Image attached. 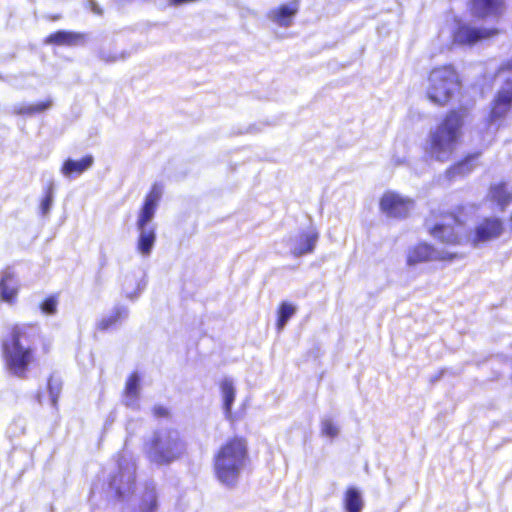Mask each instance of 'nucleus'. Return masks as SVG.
Listing matches in <instances>:
<instances>
[{
  "label": "nucleus",
  "mask_w": 512,
  "mask_h": 512,
  "mask_svg": "<svg viewBox=\"0 0 512 512\" xmlns=\"http://www.w3.org/2000/svg\"><path fill=\"white\" fill-rule=\"evenodd\" d=\"M221 393L223 396V408L227 415L231 414L232 404L235 400V388L230 379L222 380L220 384Z\"/></svg>",
  "instance_id": "24"
},
{
  "label": "nucleus",
  "mask_w": 512,
  "mask_h": 512,
  "mask_svg": "<svg viewBox=\"0 0 512 512\" xmlns=\"http://www.w3.org/2000/svg\"><path fill=\"white\" fill-rule=\"evenodd\" d=\"M512 111V77L505 79L495 94L488 115L490 123L503 120Z\"/></svg>",
  "instance_id": "11"
},
{
  "label": "nucleus",
  "mask_w": 512,
  "mask_h": 512,
  "mask_svg": "<svg viewBox=\"0 0 512 512\" xmlns=\"http://www.w3.org/2000/svg\"><path fill=\"white\" fill-rule=\"evenodd\" d=\"M480 155V151L469 153L458 161L454 162L447 168L445 172L446 177L452 180L457 177L468 175L474 170L476 166V160Z\"/></svg>",
  "instance_id": "15"
},
{
  "label": "nucleus",
  "mask_w": 512,
  "mask_h": 512,
  "mask_svg": "<svg viewBox=\"0 0 512 512\" xmlns=\"http://www.w3.org/2000/svg\"><path fill=\"white\" fill-rule=\"evenodd\" d=\"M468 117L467 106L449 109L429 132L426 147L428 154L438 161H447L461 142Z\"/></svg>",
  "instance_id": "3"
},
{
  "label": "nucleus",
  "mask_w": 512,
  "mask_h": 512,
  "mask_svg": "<svg viewBox=\"0 0 512 512\" xmlns=\"http://www.w3.org/2000/svg\"><path fill=\"white\" fill-rule=\"evenodd\" d=\"M52 106V100L46 99L35 104H23L14 108L13 113L20 116H33L48 110Z\"/></svg>",
  "instance_id": "21"
},
{
  "label": "nucleus",
  "mask_w": 512,
  "mask_h": 512,
  "mask_svg": "<svg viewBox=\"0 0 512 512\" xmlns=\"http://www.w3.org/2000/svg\"><path fill=\"white\" fill-rule=\"evenodd\" d=\"M47 18L50 21H57L61 18V15L60 14H52V15H48Z\"/></svg>",
  "instance_id": "33"
},
{
  "label": "nucleus",
  "mask_w": 512,
  "mask_h": 512,
  "mask_svg": "<svg viewBox=\"0 0 512 512\" xmlns=\"http://www.w3.org/2000/svg\"><path fill=\"white\" fill-rule=\"evenodd\" d=\"M139 384L140 380L136 373H132L128 376L123 391L126 404H133L137 400L139 395Z\"/></svg>",
  "instance_id": "23"
},
{
  "label": "nucleus",
  "mask_w": 512,
  "mask_h": 512,
  "mask_svg": "<svg viewBox=\"0 0 512 512\" xmlns=\"http://www.w3.org/2000/svg\"><path fill=\"white\" fill-rule=\"evenodd\" d=\"M319 238V233L315 229H311L307 232H302L299 235L297 245L292 250V254L295 257H299L305 254H310L314 251L316 242Z\"/></svg>",
  "instance_id": "17"
},
{
  "label": "nucleus",
  "mask_w": 512,
  "mask_h": 512,
  "mask_svg": "<svg viewBox=\"0 0 512 512\" xmlns=\"http://www.w3.org/2000/svg\"><path fill=\"white\" fill-rule=\"evenodd\" d=\"M147 456L159 464H168L178 459L186 448L185 441L178 430L169 429L165 434V441L160 435H154L146 444Z\"/></svg>",
  "instance_id": "7"
},
{
  "label": "nucleus",
  "mask_w": 512,
  "mask_h": 512,
  "mask_svg": "<svg viewBox=\"0 0 512 512\" xmlns=\"http://www.w3.org/2000/svg\"><path fill=\"white\" fill-rule=\"evenodd\" d=\"M43 350H44L46 353H48V352L50 351V347H49V345H48V344H47V345H44V346H43Z\"/></svg>",
  "instance_id": "35"
},
{
  "label": "nucleus",
  "mask_w": 512,
  "mask_h": 512,
  "mask_svg": "<svg viewBox=\"0 0 512 512\" xmlns=\"http://www.w3.org/2000/svg\"><path fill=\"white\" fill-rule=\"evenodd\" d=\"M508 220H509V228L512 231V212L509 214Z\"/></svg>",
  "instance_id": "34"
},
{
  "label": "nucleus",
  "mask_w": 512,
  "mask_h": 512,
  "mask_svg": "<svg viewBox=\"0 0 512 512\" xmlns=\"http://www.w3.org/2000/svg\"><path fill=\"white\" fill-rule=\"evenodd\" d=\"M471 3L480 18L500 16L505 9V0H471Z\"/></svg>",
  "instance_id": "16"
},
{
  "label": "nucleus",
  "mask_w": 512,
  "mask_h": 512,
  "mask_svg": "<svg viewBox=\"0 0 512 512\" xmlns=\"http://www.w3.org/2000/svg\"><path fill=\"white\" fill-rule=\"evenodd\" d=\"M40 337L39 327L31 322H18L7 328L0 349L4 368L20 379L28 377L36 363L35 341Z\"/></svg>",
  "instance_id": "2"
},
{
  "label": "nucleus",
  "mask_w": 512,
  "mask_h": 512,
  "mask_svg": "<svg viewBox=\"0 0 512 512\" xmlns=\"http://www.w3.org/2000/svg\"><path fill=\"white\" fill-rule=\"evenodd\" d=\"M343 505L346 512H361L363 500L356 487H348L343 495Z\"/></svg>",
  "instance_id": "20"
},
{
  "label": "nucleus",
  "mask_w": 512,
  "mask_h": 512,
  "mask_svg": "<svg viewBox=\"0 0 512 512\" xmlns=\"http://www.w3.org/2000/svg\"><path fill=\"white\" fill-rule=\"evenodd\" d=\"M86 35L81 32L58 30L44 38V43L55 46H77L84 43Z\"/></svg>",
  "instance_id": "14"
},
{
  "label": "nucleus",
  "mask_w": 512,
  "mask_h": 512,
  "mask_svg": "<svg viewBox=\"0 0 512 512\" xmlns=\"http://www.w3.org/2000/svg\"><path fill=\"white\" fill-rule=\"evenodd\" d=\"M414 206V200L395 191H385L379 200V209L387 217L405 219Z\"/></svg>",
  "instance_id": "10"
},
{
  "label": "nucleus",
  "mask_w": 512,
  "mask_h": 512,
  "mask_svg": "<svg viewBox=\"0 0 512 512\" xmlns=\"http://www.w3.org/2000/svg\"><path fill=\"white\" fill-rule=\"evenodd\" d=\"M497 71L499 73L512 72V56L499 65Z\"/></svg>",
  "instance_id": "31"
},
{
  "label": "nucleus",
  "mask_w": 512,
  "mask_h": 512,
  "mask_svg": "<svg viewBox=\"0 0 512 512\" xmlns=\"http://www.w3.org/2000/svg\"><path fill=\"white\" fill-rule=\"evenodd\" d=\"M467 217L466 206L459 204L448 210H430L423 225L433 239L447 247L478 248L499 239L505 232L501 217L484 216L471 229L467 228Z\"/></svg>",
  "instance_id": "1"
},
{
  "label": "nucleus",
  "mask_w": 512,
  "mask_h": 512,
  "mask_svg": "<svg viewBox=\"0 0 512 512\" xmlns=\"http://www.w3.org/2000/svg\"><path fill=\"white\" fill-rule=\"evenodd\" d=\"M461 257L462 255L458 252L439 251L432 243L419 241L407 249L406 265L415 267L429 262L451 263Z\"/></svg>",
  "instance_id": "8"
},
{
  "label": "nucleus",
  "mask_w": 512,
  "mask_h": 512,
  "mask_svg": "<svg viewBox=\"0 0 512 512\" xmlns=\"http://www.w3.org/2000/svg\"><path fill=\"white\" fill-rule=\"evenodd\" d=\"M92 164L93 157L91 155H86L80 160L67 159L61 167V172L68 177L80 175L90 168Z\"/></svg>",
  "instance_id": "19"
},
{
  "label": "nucleus",
  "mask_w": 512,
  "mask_h": 512,
  "mask_svg": "<svg viewBox=\"0 0 512 512\" xmlns=\"http://www.w3.org/2000/svg\"><path fill=\"white\" fill-rule=\"evenodd\" d=\"M489 196L501 210L512 204V193L508 191L505 182L494 183L489 187Z\"/></svg>",
  "instance_id": "18"
},
{
  "label": "nucleus",
  "mask_w": 512,
  "mask_h": 512,
  "mask_svg": "<svg viewBox=\"0 0 512 512\" xmlns=\"http://www.w3.org/2000/svg\"><path fill=\"white\" fill-rule=\"evenodd\" d=\"M296 307L287 301H282L276 311V328L278 331H281L288 320L295 314Z\"/></svg>",
  "instance_id": "22"
},
{
  "label": "nucleus",
  "mask_w": 512,
  "mask_h": 512,
  "mask_svg": "<svg viewBox=\"0 0 512 512\" xmlns=\"http://www.w3.org/2000/svg\"><path fill=\"white\" fill-rule=\"evenodd\" d=\"M162 194L163 185L158 182L153 183L146 193L143 203L138 211L136 227L139 230V235L137 238L136 249L143 256L150 255L156 242L155 227H147V225L156 214Z\"/></svg>",
  "instance_id": "6"
},
{
  "label": "nucleus",
  "mask_w": 512,
  "mask_h": 512,
  "mask_svg": "<svg viewBox=\"0 0 512 512\" xmlns=\"http://www.w3.org/2000/svg\"><path fill=\"white\" fill-rule=\"evenodd\" d=\"M20 285L14 272L5 270L0 278V300L13 305L17 301Z\"/></svg>",
  "instance_id": "13"
},
{
  "label": "nucleus",
  "mask_w": 512,
  "mask_h": 512,
  "mask_svg": "<svg viewBox=\"0 0 512 512\" xmlns=\"http://www.w3.org/2000/svg\"><path fill=\"white\" fill-rule=\"evenodd\" d=\"M126 315L127 311L125 309L117 308L109 316L101 319L98 322L97 327L101 331L108 330L121 323L125 319Z\"/></svg>",
  "instance_id": "25"
},
{
  "label": "nucleus",
  "mask_w": 512,
  "mask_h": 512,
  "mask_svg": "<svg viewBox=\"0 0 512 512\" xmlns=\"http://www.w3.org/2000/svg\"><path fill=\"white\" fill-rule=\"evenodd\" d=\"M462 86L460 74L453 64L431 68L427 73L425 95L436 106H447Z\"/></svg>",
  "instance_id": "5"
},
{
  "label": "nucleus",
  "mask_w": 512,
  "mask_h": 512,
  "mask_svg": "<svg viewBox=\"0 0 512 512\" xmlns=\"http://www.w3.org/2000/svg\"><path fill=\"white\" fill-rule=\"evenodd\" d=\"M199 0H168V5L172 7H178L186 4L198 2Z\"/></svg>",
  "instance_id": "32"
},
{
  "label": "nucleus",
  "mask_w": 512,
  "mask_h": 512,
  "mask_svg": "<svg viewBox=\"0 0 512 512\" xmlns=\"http://www.w3.org/2000/svg\"><path fill=\"white\" fill-rule=\"evenodd\" d=\"M58 294H52L44 298L40 303V310L46 315H53L57 312Z\"/></svg>",
  "instance_id": "26"
},
{
  "label": "nucleus",
  "mask_w": 512,
  "mask_h": 512,
  "mask_svg": "<svg viewBox=\"0 0 512 512\" xmlns=\"http://www.w3.org/2000/svg\"><path fill=\"white\" fill-rule=\"evenodd\" d=\"M299 11V0H292L288 4H281L270 10L268 18L280 27H289Z\"/></svg>",
  "instance_id": "12"
},
{
  "label": "nucleus",
  "mask_w": 512,
  "mask_h": 512,
  "mask_svg": "<svg viewBox=\"0 0 512 512\" xmlns=\"http://www.w3.org/2000/svg\"><path fill=\"white\" fill-rule=\"evenodd\" d=\"M250 461L248 440L242 435L227 438L215 451L212 460L217 481L228 487L237 486L243 469Z\"/></svg>",
  "instance_id": "4"
},
{
  "label": "nucleus",
  "mask_w": 512,
  "mask_h": 512,
  "mask_svg": "<svg viewBox=\"0 0 512 512\" xmlns=\"http://www.w3.org/2000/svg\"><path fill=\"white\" fill-rule=\"evenodd\" d=\"M500 33L495 27H477L467 23L456 26L452 41L459 46L473 47L476 44L494 38Z\"/></svg>",
  "instance_id": "9"
},
{
  "label": "nucleus",
  "mask_w": 512,
  "mask_h": 512,
  "mask_svg": "<svg viewBox=\"0 0 512 512\" xmlns=\"http://www.w3.org/2000/svg\"><path fill=\"white\" fill-rule=\"evenodd\" d=\"M47 388L53 405H57V400L61 391V382L56 378L50 376L47 382Z\"/></svg>",
  "instance_id": "27"
},
{
  "label": "nucleus",
  "mask_w": 512,
  "mask_h": 512,
  "mask_svg": "<svg viewBox=\"0 0 512 512\" xmlns=\"http://www.w3.org/2000/svg\"><path fill=\"white\" fill-rule=\"evenodd\" d=\"M152 413L157 418H168L170 416L169 410L162 405L154 406L152 409Z\"/></svg>",
  "instance_id": "30"
},
{
  "label": "nucleus",
  "mask_w": 512,
  "mask_h": 512,
  "mask_svg": "<svg viewBox=\"0 0 512 512\" xmlns=\"http://www.w3.org/2000/svg\"><path fill=\"white\" fill-rule=\"evenodd\" d=\"M322 432L326 436L335 437L338 434V428L331 421H326L322 425Z\"/></svg>",
  "instance_id": "29"
},
{
  "label": "nucleus",
  "mask_w": 512,
  "mask_h": 512,
  "mask_svg": "<svg viewBox=\"0 0 512 512\" xmlns=\"http://www.w3.org/2000/svg\"><path fill=\"white\" fill-rule=\"evenodd\" d=\"M53 198V189L52 186H49L45 189V193L41 202V210L43 213H47L50 209Z\"/></svg>",
  "instance_id": "28"
}]
</instances>
